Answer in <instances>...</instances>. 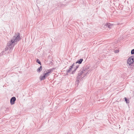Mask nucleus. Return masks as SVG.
I'll list each match as a JSON object with an SVG mask.
<instances>
[{
    "instance_id": "obj_1",
    "label": "nucleus",
    "mask_w": 134,
    "mask_h": 134,
    "mask_svg": "<svg viewBox=\"0 0 134 134\" xmlns=\"http://www.w3.org/2000/svg\"><path fill=\"white\" fill-rule=\"evenodd\" d=\"M20 34L19 33H16L15 35L13 37L11 40L8 42L7 46L10 48V50L12 51L16 43L20 40Z\"/></svg>"
},
{
    "instance_id": "obj_2",
    "label": "nucleus",
    "mask_w": 134,
    "mask_h": 134,
    "mask_svg": "<svg viewBox=\"0 0 134 134\" xmlns=\"http://www.w3.org/2000/svg\"><path fill=\"white\" fill-rule=\"evenodd\" d=\"M127 63L130 66H134V55L129 57L127 60Z\"/></svg>"
},
{
    "instance_id": "obj_3",
    "label": "nucleus",
    "mask_w": 134,
    "mask_h": 134,
    "mask_svg": "<svg viewBox=\"0 0 134 134\" xmlns=\"http://www.w3.org/2000/svg\"><path fill=\"white\" fill-rule=\"evenodd\" d=\"M113 24H110L109 23H107L106 24H103V26H104V27L105 28L106 27H108L109 29L111 28L112 26H113Z\"/></svg>"
},
{
    "instance_id": "obj_4",
    "label": "nucleus",
    "mask_w": 134,
    "mask_h": 134,
    "mask_svg": "<svg viewBox=\"0 0 134 134\" xmlns=\"http://www.w3.org/2000/svg\"><path fill=\"white\" fill-rule=\"evenodd\" d=\"M83 70L84 71V74L85 76L88 72L90 71L88 69V67H83Z\"/></svg>"
},
{
    "instance_id": "obj_5",
    "label": "nucleus",
    "mask_w": 134,
    "mask_h": 134,
    "mask_svg": "<svg viewBox=\"0 0 134 134\" xmlns=\"http://www.w3.org/2000/svg\"><path fill=\"white\" fill-rule=\"evenodd\" d=\"M16 100V98L15 97H12L10 99V103L11 105L14 104L15 103V101Z\"/></svg>"
},
{
    "instance_id": "obj_6",
    "label": "nucleus",
    "mask_w": 134,
    "mask_h": 134,
    "mask_svg": "<svg viewBox=\"0 0 134 134\" xmlns=\"http://www.w3.org/2000/svg\"><path fill=\"white\" fill-rule=\"evenodd\" d=\"M83 73L84 74V71L83 70V68L80 70L79 72L78 73V76H81V75Z\"/></svg>"
},
{
    "instance_id": "obj_7",
    "label": "nucleus",
    "mask_w": 134,
    "mask_h": 134,
    "mask_svg": "<svg viewBox=\"0 0 134 134\" xmlns=\"http://www.w3.org/2000/svg\"><path fill=\"white\" fill-rule=\"evenodd\" d=\"M81 77V76H78L77 77L76 83L77 84H78L80 82V80Z\"/></svg>"
},
{
    "instance_id": "obj_8",
    "label": "nucleus",
    "mask_w": 134,
    "mask_h": 134,
    "mask_svg": "<svg viewBox=\"0 0 134 134\" xmlns=\"http://www.w3.org/2000/svg\"><path fill=\"white\" fill-rule=\"evenodd\" d=\"M42 67L41 65L39 68H38L37 70V71L38 72H40L42 71Z\"/></svg>"
},
{
    "instance_id": "obj_9",
    "label": "nucleus",
    "mask_w": 134,
    "mask_h": 134,
    "mask_svg": "<svg viewBox=\"0 0 134 134\" xmlns=\"http://www.w3.org/2000/svg\"><path fill=\"white\" fill-rule=\"evenodd\" d=\"M83 59H81L78 60L76 62V63L79 64H81L83 61Z\"/></svg>"
},
{
    "instance_id": "obj_10",
    "label": "nucleus",
    "mask_w": 134,
    "mask_h": 134,
    "mask_svg": "<svg viewBox=\"0 0 134 134\" xmlns=\"http://www.w3.org/2000/svg\"><path fill=\"white\" fill-rule=\"evenodd\" d=\"M46 77L43 74V75H41L40 77V80L41 81L45 79Z\"/></svg>"
},
{
    "instance_id": "obj_11",
    "label": "nucleus",
    "mask_w": 134,
    "mask_h": 134,
    "mask_svg": "<svg viewBox=\"0 0 134 134\" xmlns=\"http://www.w3.org/2000/svg\"><path fill=\"white\" fill-rule=\"evenodd\" d=\"M73 64L74 66H75L76 68L77 66L78 67V68L79 67V65H78V63H76V62L75 63H74Z\"/></svg>"
},
{
    "instance_id": "obj_12",
    "label": "nucleus",
    "mask_w": 134,
    "mask_h": 134,
    "mask_svg": "<svg viewBox=\"0 0 134 134\" xmlns=\"http://www.w3.org/2000/svg\"><path fill=\"white\" fill-rule=\"evenodd\" d=\"M43 74L46 77H47L49 75V72H47L46 73H44Z\"/></svg>"
},
{
    "instance_id": "obj_13",
    "label": "nucleus",
    "mask_w": 134,
    "mask_h": 134,
    "mask_svg": "<svg viewBox=\"0 0 134 134\" xmlns=\"http://www.w3.org/2000/svg\"><path fill=\"white\" fill-rule=\"evenodd\" d=\"M124 99H125V102H126V103H127V104H128L129 103V100H128V99L126 97H125L124 98Z\"/></svg>"
},
{
    "instance_id": "obj_14",
    "label": "nucleus",
    "mask_w": 134,
    "mask_h": 134,
    "mask_svg": "<svg viewBox=\"0 0 134 134\" xmlns=\"http://www.w3.org/2000/svg\"><path fill=\"white\" fill-rule=\"evenodd\" d=\"M36 62L38 64H40L41 65V62H40V60L39 59H37V60H36Z\"/></svg>"
},
{
    "instance_id": "obj_15",
    "label": "nucleus",
    "mask_w": 134,
    "mask_h": 134,
    "mask_svg": "<svg viewBox=\"0 0 134 134\" xmlns=\"http://www.w3.org/2000/svg\"><path fill=\"white\" fill-rule=\"evenodd\" d=\"M53 69H51L49 70H48L47 71V72H49V74H50L52 71H53ZM47 72V71H46Z\"/></svg>"
},
{
    "instance_id": "obj_16",
    "label": "nucleus",
    "mask_w": 134,
    "mask_h": 134,
    "mask_svg": "<svg viewBox=\"0 0 134 134\" xmlns=\"http://www.w3.org/2000/svg\"><path fill=\"white\" fill-rule=\"evenodd\" d=\"M78 68V67L77 66L76 68H75V70L72 72V74H73L76 71L77 69Z\"/></svg>"
},
{
    "instance_id": "obj_17",
    "label": "nucleus",
    "mask_w": 134,
    "mask_h": 134,
    "mask_svg": "<svg viewBox=\"0 0 134 134\" xmlns=\"http://www.w3.org/2000/svg\"><path fill=\"white\" fill-rule=\"evenodd\" d=\"M131 54H134V49H132L131 51Z\"/></svg>"
},
{
    "instance_id": "obj_18",
    "label": "nucleus",
    "mask_w": 134,
    "mask_h": 134,
    "mask_svg": "<svg viewBox=\"0 0 134 134\" xmlns=\"http://www.w3.org/2000/svg\"><path fill=\"white\" fill-rule=\"evenodd\" d=\"M71 70V69H70L69 68V69L67 70H66V72L67 73L70 72Z\"/></svg>"
},
{
    "instance_id": "obj_19",
    "label": "nucleus",
    "mask_w": 134,
    "mask_h": 134,
    "mask_svg": "<svg viewBox=\"0 0 134 134\" xmlns=\"http://www.w3.org/2000/svg\"><path fill=\"white\" fill-rule=\"evenodd\" d=\"M74 66L73 64L71 65L70 67L69 68L71 70L73 68V67Z\"/></svg>"
},
{
    "instance_id": "obj_20",
    "label": "nucleus",
    "mask_w": 134,
    "mask_h": 134,
    "mask_svg": "<svg viewBox=\"0 0 134 134\" xmlns=\"http://www.w3.org/2000/svg\"><path fill=\"white\" fill-rule=\"evenodd\" d=\"M8 49V48L7 47H6L5 48V51H6V50H7Z\"/></svg>"
},
{
    "instance_id": "obj_21",
    "label": "nucleus",
    "mask_w": 134,
    "mask_h": 134,
    "mask_svg": "<svg viewBox=\"0 0 134 134\" xmlns=\"http://www.w3.org/2000/svg\"><path fill=\"white\" fill-rule=\"evenodd\" d=\"M117 51H115V53H117Z\"/></svg>"
},
{
    "instance_id": "obj_22",
    "label": "nucleus",
    "mask_w": 134,
    "mask_h": 134,
    "mask_svg": "<svg viewBox=\"0 0 134 134\" xmlns=\"http://www.w3.org/2000/svg\"><path fill=\"white\" fill-rule=\"evenodd\" d=\"M119 52V50H118V52Z\"/></svg>"
}]
</instances>
